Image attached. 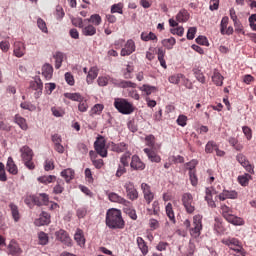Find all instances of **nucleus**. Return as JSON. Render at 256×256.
<instances>
[{
    "label": "nucleus",
    "mask_w": 256,
    "mask_h": 256,
    "mask_svg": "<svg viewBox=\"0 0 256 256\" xmlns=\"http://www.w3.org/2000/svg\"><path fill=\"white\" fill-rule=\"evenodd\" d=\"M130 167L134 171H143V169H145V163L141 161V158H139V156L133 155L131 158Z\"/></svg>",
    "instance_id": "obj_9"
},
{
    "label": "nucleus",
    "mask_w": 256,
    "mask_h": 256,
    "mask_svg": "<svg viewBox=\"0 0 256 256\" xmlns=\"http://www.w3.org/2000/svg\"><path fill=\"white\" fill-rule=\"evenodd\" d=\"M97 75H99V69H97V67L90 68L86 78L88 85H91V83L97 79Z\"/></svg>",
    "instance_id": "obj_23"
},
{
    "label": "nucleus",
    "mask_w": 256,
    "mask_h": 256,
    "mask_svg": "<svg viewBox=\"0 0 256 256\" xmlns=\"http://www.w3.org/2000/svg\"><path fill=\"white\" fill-rule=\"evenodd\" d=\"M196 43L198 45H204L205 47H209V40H207V37L205 36H198L196 38Z\"/></svg>",
    "instance_id": "obj_59"
},
{
    "label": "nucleus",
    "mask_w": 256,
    "mask_h": 256,
    "mask_svg": "<svg viewBox=\"0 0 256 256\" xmlns=\"http://www.w3.org/2000/svg\"><path fill=\"white\" fill-rule=\"evenodd\" d=\"M38 241L39 245H47L49 243V236L45 232H39L38 233Z\"/></svg>",
    "instance_id": "obj_44"
},
{
    "label": "nucleus",
    "mask_w": 256,
    "mask_h": 256,
    "mask_svg": "<svg viewBox=\"0 0 256 256\" xmlns=\"http://www.w3.org/2000/svg\"><path fill=\"white\" fill-rule=\"evenodd\" d=\"M106 225L109 229H123L125 227V220L121 215V211L112 208L106 213Z\"/></svg>",
    "instance_id": "obj_1"
},
{
    "label": "nucleus",
    "mask_w": 256,
    "mask_h": 256,
    "mask_svg": "<svg viewBox=\"0 0 256 256\" xmlns=\"http://www.w3.org/2000/svg\"><path fill=\"white\" fill-rule=\"evenodd\" d=\"M242 131H243L246 139H248V141H251V139L253 137V131L251 130V128H249L248 126H243Z\"/></svg>",
    "instance_id": "obj_55"
},
{
    "label": "nucleus",
    "mask_w": 256,
    "mask_h": 256,
    "mask_svg": "<svg viewBox=\"0 0 256 256\" xmlns=\"http://www.w3.org/2000/svg\"><path fill=\"white\" fill-rule=\"evenodd\" d=\"M101 16L99 14H93L88 19H84V23H93L96 27L101 25Z\"/></svg>",
    "instance_id": "obj_31"
},
{
    "label": "nucleus",
    "mask_w": 256,
    "mask_h": 256,
    "mask_svg": "<svg viewBox=\"0 0 256 256\" xmlns=\"http://www.w3.org/2000/svg\"><path fill=\"white\" fill-rule=\"evenodd\" d=\"M74 239L80 247H83V245H85V236L83 235V230L77 229Z\"/></svg>",
    "instance_id": "obj_29"
},
{
    "label": "nucleus",
    "mask_w": 256,
    "mask_h": 256,
    "mask_svg": "<svg viewBox=\"0 0 256 256\" xmlns=\"http://www.w3.org/2000/svg\"><path fill=\"white\" fill-rule=\"evenodd\" d=\"M127 166L123 165V164H119L118 165V169L116 171V177H123V175H125V173H127Z\"/></svg>",
    "instance_id": "obj_56"
},
{
    "label": "nucleus",
    "mask_w": 256,
    "mask_h": 256,
    "mask_svg": "<svg viewBox=\"0 0 256 256\" xmlns=\"http://www.w3.org/2000/svg\"><path fill=\"white\" fill-rule=\"evenodd\" d=\"M195 33H197L196 27H190L187 32V39L189 41H192V39H195Z\"/></svg>",
    "instance_id": "obj_64"
},
{
    "label": "nucleus",
    "mask_w": 256,
    "mask_h": 256,
    "mask_svg": "<svg viewBox=\"0 0 256 256\" xmlns=\"http://www.w3.org/2000/svg\"><path fill=\"white\" fill-rule=\"evenodd\" d=\"M21 109H25L26 111H36L37 107L31 102H22L20 104Z\"/></svg>",
    "instance_id": "obj_51"
},
{
    "label": "nucleus",
    "mask_w": 256,
    "mask_h": 256,
    "mask_svg": "<svg viewBox=\"0 0 256 256\" xmlns=\"http://www.w3.org/2000/svg\"><path fill=\"white\" fill-rule=\"evenodd\" d=\"M88 109L89 105L87 104V101L82 99V101L79 102L78 111H80L81 113H85Z\"/></svg>",
    "instance_id": "obj_60"
},
{
    "label": "nucleus",
    "mask_w": 256,
    "mask_h": 256,
    "mask_svg": "<svg viewBox=\"0 0 256 256\" xmlns=\"http://www.w3.org/2000/svg\"><path fill=\"white\" fill-rule=\"evenodd\" d=\"M212 81L217 85L218 87H221L223 85V76L219 72H214L212 76Z\"/></svg>",
    "instance_id": "obj_42"
},
{
    "label": "nucleus",
    "mask_w": 256,
    "mask_h": 256,
    "mask_svg": "<svg viewBox=\"0 0 256 256\" xmlns=\"http://www.w3.org/2000/svg\"><path fill=\"white\" fill-rule=\"evenodd\" d=\"M94 149L100 157H107V148H105L104 140H97L94 143Z\"/></svg>",
    "instance_id": "obj_12"
},
{
    "label": "nucleus",
    "mask_w": 256,
    "mask_h": 256,
    "mask_svg": "<svg viewBox=\"0 0 256 256\" xmlns=\"http://www.w3.org/2000/svg\"><path fill=\"white\" fill-rule=\"evenodd\" d=\"M176 21L178 23H187L189 21V12L185 9L180 10L176 15Z\"/></svg>",
    "instance_id": "obj_24"
},
{
    "label": "nucleus",
    "mask_w": 256,
    "mask_h": 256,
    "mask_svg": "<svg viewBox=\"0 0 256 256\" xmlns=\"http://www.w3.org/2000/svg\"><path fill=\"white\" fill-rule=\"evenodd\" d=\"M181 79H183V74H174L168 78L169 83H172L173 85H179Z\"/></svg>",
    "instance_id": "obj_47"
},
{
    "label": "nucleus",
    "mask_w": 256,
    "mask_h": 256,
    "mask_svg": "<svg viewBox=\"0 0 256 256\" xmlns=\"http://www.w3.org/2000/svg\"><path fill=\"white\" fill-rule=\"evenodd\" d=\"M141 189L144 195V199L146 203L149 205L155 199V194L151 191V186L147 183H142L141 184Z\"/></svg>",
    "instance_id": "obj_8"
},
{
    "label": "nucleus",
    "mask_w": 256,
    "mask_h": 256,
    "mask_svg": "<svg viewBox=\"0 0 256 256\" xmlns=\"http://www.w3.org/2000/svg\"><path fill=\"white\" fill-rule=\"evenodd\" d=\"M132 53H135V41L130 39L126 42L125 47L122 48L120 55L122 57H127Z\"/></svg>",
    "instance_id": "obj_10"
},
{
    "label": "nucleus",
    "mask_w": 256,
    "mask_h": 256,
    "mask_svg": "<svg viewBox=\"0 0 256 256\" xmlns=\"http://www.w3.org/2000/svg\"><path fill=\"white\" fill-rule=\"evenodd\" d=\"M194 75L199 83L205 84V75H203V72H201V70H195Z\"/></svg>",
    "instance_id": "obj_61"
},
{
    "label": "nucleus",
    "mask_w": 256,
    "mask_h": 256,
    "mask_svg": "<svg viewBox=\"0 0 256 256\" xmlns=\"http://www.w3.org/2000/svg\"><path fill=\"white\" fill-rule=\"evenodd\" d=\"M251 179V175L249 174H244L241 176H238V182L242 187H247L249 185V180Z\"/></svg>",
    "instance_id": "obj_43"
},
{
    "label": "nucleus",
    "mask_w": 256,
    "mask_h": 256,
    "mask_svg": "<svg viewBox=\"0 0 256 256\" xmlns=\"http://www.w3.org/2000/svg\"><path fill=\"white\" fill-rule=\"evenodd\" d=\"M63 52H56L54 55L55 59V69H61V65H63Z\"/></svg>",
    "instance_id": "obj_34"
},
{
    "label": "nucleus",
    "mask_w": 256,
    "mask_h": 256,
    "mask_svg": "<svg viewBox=\"0 0 256 256\" xmlns=\"http://www.w3.org/2000/svg\"><path fill=\"white\" fill-rule=\"evenodd\" d=\"M14 122L20 127V129H22V131H27V129H29L27 120L19 114L15 115Z\"/></svg>",
    "instance_id": "obj_19"
},
{
    "label": "nucleus",
    "mask_w": 256,
    "mask_h": 256,
    "mask_svg": "<svg viewBox=\"0 0 256 256\" xmlns=\"http://www.w3.org/2000/svg\"><path fill=\"white\" fill-rule=\"evenodd\" d=\"M140 91L146 95H151V93H155L157 91V87L144 84L142 87H140Z\"/></svg>",
    "instance_id": "obj_41"
},
{
    "label": "nucleus",
    "mask_w": 256,
    "mask_h": 256,
    "mask_svg": "<svg viewBox=\"0 0 256 256\" xmlns=\"http://www.w3.org/2000/svg\"><path fill=\"white\" fill-rule=\"evenodd\" d=\"M225 219L228 223H231V225H235V226L245 225V220H243V218L233 214H230Z\"/></svg>",
    "instance_id": "obj_16"
},
{
    "label": "nucleus",
    "mask_w": 256,
    "mask_h": 256,
    "mask_svg": "<svg viewBox=\"0 0 256 256\" xmlns=\"http://www.w3.org/2000/svg\"><path fill=\"white\" fill-rule=\"evenodd\" d=\"M124 189L126 191V196L130 201H137L139 199V191L135 188V184L128 181L124 184Z\"/></svg>",
    "instance_id": "obj_3"
},
{
    "label": "nucleus",
    "mask_w": 256,
    "mask_h": 256,
    "mask_svg": "<svg viewBox=\"0 0 256 256\" xmlns=\"http://www.w3.org/2000/svg\"><path fill=\"white\" fill-rule=\"evenodd\" d=\"M221 211L224 219H226V217H229V215H233V209L229 208L227 205H222Z\"/></svg>",
    "instance_id": "obj_52"
},
{
    "label": "nucleus",
    "mask_w": 256,
    "mask_h": 256,
    "mask_svg": "<svg viewBox=\"0 0 256 256\" xmlns=\"http://www.w3.org/2000/svg\"><path fill=\"white\" fill-rule=\"evenodd\" d=\"M145 141H146V145L148 147H151V149L155 147V136L153 135L146 136Z\"/></svg>",
    "instance_id": "obj_63"
},
{
    "label": "nucleus",
    "mask_w": 256,
    "mask_h": 256,
    "mask_svg": "<svg viewBox=\"0 0 256 256\" xmlns=\"http://www.w3.org/2000/svg\"><path fill=\"white\" fill-rule=\"evenodd\" d=\"M144 153H146L148 159L152 163H161V156L157 155V153H155V151H153L152 149L145 148Z\"/></svg>",
    "instance_id": "obj_15"
},
{
    "label": "nucleus",
    "mask_w": 256,
    "mask_h": 256,
    "mask_svg": "<svg viewBox=\"0 0 256 256\" xmlns=\"http://www.w3.org/2000/svg\"><path fill=\"white\" fill-rule=\"evenodd\" d=\"M42 75L49 80L53 77V66L51 64H44L42 67Z\"/></svg>",
    "instance_id": "obj_25"
},
{
    "label": "nucleus",
    "mask_w": 256,
    "mask_h": 256,
    "mask_svg": "<svg viewBox=\"0 0 256 256\" xmlns=\"http://www.w3.org/2000/svg\"><path fill=\"white\" fill-rule=\"evenodd\" d=\"M201 229H203V224H201V216L196 215L193 217V227L190 230V235L194 239H197L201 235Z\"/></svg>",
    "instance_id": "obj_4"
},
{
    "label": "nucleus",
    "mask_w": 256,
    "mask_h": 256,
    "mask_svg": "<svg viewBox=\"0 0 256 256\" xmlns=\"http://www.w3.org/2000/svg\"><path fill=\"white\" fill-rule=\"evenodd\" d=\"M141 39L142 41H155V39H157V35H155V33L153 32H150V33L142 32Z\"/></svg>",
    "instance_id": "obj_46"
},
{
    "label": "nucleus",
    "mask_w": 256,
    "mask_h": 256,
    "mask_svg": "<svg viewBox=\"0 0 256 256\" xmlns=\"http://www.w3.org/2000/svg\"><path fill=\"white\" fill-rule=\"evenodd\" d=\"M51 223V215H49V213L43 211L40 214L39 219L35 220V225H37L38 227H41L43 225H49Z\"/></svg>",
    "instance_id": "obj_13"
},
{
    "label": "nucleus",
    "mask_w": 256,
    "mask_h": 256,
    "mask_svg": "<svg viewBox=\"0 0 256 256\" xmlns=\"http://www.w3.org/2000/svg\"><path fill=\"white\" fill-rule=\"evenodd\" d=\"M6 171H8V173L11 175H17V173H19V169L17 168V165L15 164V161H13L12 157H9L7 160Z\"/></svg>",
    "instance_id": "obj_17"
},
{
    "label": "nucleus",
    "mask_w": 256,
    "mask_h": 256,
    "mask_svg": "<svg viewBox=\"0 0 256 256\" xmlns=\"http://www.w3.org/2000/svg\"><path fill=\"white\" fill-rule=\"evenodd\" d=\"M30 89L36 91L34 97L35 99H39L41 95H43V82H41V78L35 77V79L30 82Z\"/></svg>",
    "instance_id": "obj_6"
},
{
    "label": "nucleus",
    "mask_w": 256,
    "mask_h": 256,
    "mask_svg": "<svg viewBox=\"0 0 256 256\" xmlns=\"http://www.w3.org/2000/svg\"><path fill=\"white\" fill-rule=\"evenodd\" d=\"M57 177L55 175H49V176H41L38 178V181L40 183H43L44 185H49V183H53Z\"/></svg>",
    "instance_id": "obj_36"
},
{
    "label": "nucleus",
    "mask_w": 256,
    "mask_h": 256,
    "mask_svg": "<svg viewBox=\"0 0 256 256\" xmlns=\"http://www.w3.org/2000/svg\"><path fill=\"white\" fill-rule=\"evenodd\" d=\"M158 61L163 69H167V63L165 62V50H163V48L158 49Z\"/></svg>",
    "instance_id": "obj_35"
},
{
    "label": "nucleus",
    "mask_w": 256,
    "mask_h": 256,
    "mask_svg": "<svg viewBox=\"0 0 256 256\" xmlns=\"http://www.w3.org/2000/svg\"><path fill=\"white\" fill-rule=\"evenodd\" d=\"M108 199L112 203H119L120 205H124L127 207L129 205V201L123 197H121L119 194L112 192L108 194Z\"/></svg>",
    "instance_id": "obj_11"
},
{
    "label": "nucleus",
    "mask_w": 256,
    "mask_h": 256,
    "mask_svg": "<svg viewBox=\"0 0 256 256\" xmlns=\"http://www.w3.org/2000/svg\"><path fill=\"white\" fill-rule=\"evenodd\" d=\"M87 215V208L85 207H80L76 210V216L78 219H83Z\"/></svg>",
    "instance_id": "obj_62"
},
{
    "label": "nucleus",
    "mask_w": 256,
    "mask_h": 256,
    "mask_svg": "<svg viewBox=\"0 0 256 256\" xmlns=\"http://www.w3.org/2000/svg\"><path fill=\"white\" fill-rule=\"evenodd\" d=\"M111 13H119L120 15H123V5L121 3L112 5Z\"/></svg>",
    "instance_id": "obj_54"
},
{
    "label": "nucleus",
    "mask_w": 256,
    "mask_h": 256,
    "mask_svg": "<svg viewBox=\"0 0 256 256\" xmlns=\"http://www.w3.org/2000/svg\"><path fill=\"white\" fill-rule=\"evenodd\" d=\"M182 205H184L187 213L195 212V203L193 202V195L191 193H184L182 195Z\"/></svg>",
    "instance_id": "obj_5"
},
{
    "label": "nucleus",
    "mask_w": 256,
    "mask_h": 256,
    "mask_svg": "<svg viewBox=\"0 0 256 256\" xmlns=\"http://www.w3.org/2000/svg\"><path fill=\"white\" fill-rule=\"evenodd\" d=\"M9 208L11 211V215L15 223H19V220L21 219V214L19 213V207L15 205L14 203L9 204Z\"/></svg>",
    "instance_id": "obj_21"
},
{
    "label": "nucleus",
    "mask_w": 256,
    "mask_h": 256,
    "mask_svg": "<svg viewBox=\"0 0 256 256\" xmlns=\"http://www.w3.org/2000/svg\"><path fill=\"white\" fill-rule=\"evenodd\" d=\"M104 107L102 104H96L93 106V108L91 109V115H99L101 113V111H103Z\"/></svg>",
    "instance_id": "obj_57"
},
{
    "label": "nucleus",
    "mask_w": 256,
    "mask_h": 256,
    "mask_svg": "<svg viewBox=\"0 0 256 256\" xmlns=\"http://www.w3.org/2000/svg\"><path fill=\"white\" fill-rule=\"evenodd\" d=\"M218 147L219 146L217 145V143H215V141L210 140L205 146V153H213V151H216Z\"/></svg>",
    "instance_id": "obj_39"
},
{
    "label": "nucleus",
    "mask_w": 256,
    "mask_h": 256,
    "mask_svg": "<svg viewBox=\"0 0 256 256\" xmlns=\"http://www.w3.org/2000/svg\"><path fill=\"white\" fill-rule=\"evenodd\" d=\"M131 159V153L129 151L125 152L121 157H120V165H124L126 167H129V160Z\"/></svg>",
    "instance_id": "obj_45"
},
{
    "label": "nucleus",
    "mask_w": 256,
    "mask_h": 256,
    "mask_svg": "<svg viewBox=\"0 0 256 256\" xmlns=\"http://www.w3.org/2000/svg\"><path fill=\"white\" fill-rule=\"evenodd\" d=\"M71 23L72 25H74V27H79V29H83V27L85 26L84 23L87 22H85V20L80 17H71Z\"/></svg>",
    "instance_id": "obj_37"
},
{
    "label": "nucleus",
    "mask_w": 256,
    "mask_h": 256,
    "mask_svg": "<svg viewBox=\"0 0 256 256\" xmlns=\"http://www.w3.org/2000/svg\"><path fill=\"white\" fill-rule=\"evenodd\" d=\"M234 23V29L236 33H242V35H245V31L243 30V24L241 23V21L237 20Z\"/></svg>",
    "instance_id": "obj_58"
},
{
    "label": "nucleus",
    "mask_w": 256,
    "mask_h": 256,
    "mask_svg": "<svg viewBox=\"0 0 256 256\" xmlns=\"http://www.w3.org/2000/svg\"><path fill=\"white\" fill-rule=\"evenodd\" d=\"M170 33H172V35H178V37H183V33H185V28H183V26L172 28L170 30Z\"/></svg>",
    "instance_id": "obj_53"
},
{
    "label": "nucleus",
    "mask_w": 256,
    "mask_h": 256,
    "mask_svg": "<svg viewBox=\"0 0 256 256\" xmlns=\"http://www.w3.org/2000/svg\"><path fill=\"white\" fill-rule=\"evenodd\" d=\"M55 237L57 241H60L63 243V245H66L67 247H71V237H69V234L67 231L60 229L55 232Z\"/></svg>",
    "instance_id": "obj_7"
},
{
    "label": "nucleus",
    "mask_w": 256,
    "mask_h": 256,
    "mask_svg": "<svg viewBox=\"0 0 256 256\" xmlns=\"http://www.w3.org/2000/svg\"><path fill=\"white\" fill-rule=\"evenodd\" d=\"M64 97H66V99H70V101H78V103L80 101H83V96H81L79 93H64Z\"/></svg>",
    "instance_id": "obj_33"
},
{
    "label": "nucleus",
    "mask_w": 256,
    "mask_h": 256,
    "mask_svg": "<svg viewBox=\"0 0 256 256\" xmlns=\"http://www.w3.org/2000/svg\"><path fill=\"white\" fill-rule=\"evenodd\" d=\"M56 185L53 188V193H55L56 195H60V193H63L64 191V185H65V181H63V179L58 178L56 179Z\"/></svg>",
    "instance_id": "obj_30"
},
{
    "label": "nucleus",
    "mask_w": 256,
    "mask_h": 256,
    "mask_svg": "<svg viewBox=\"0 0 256 256\" xmlns=\"http://www.w3.org/2000/svg\"><path fill=\"white\" fill-rule=\"evenodd\" d=\"M8 251L10 255H21V248H19V244L15 241H11L8 245Z\"/></svg>",
    "instance_id": "obj_27"
},
{
    "label": "nucleus",
    "mask_w": 256,
    "mask_h": 256,
    "mask_svg": "<svg viewBox=\"0 0 256 256\" xmlns=\"http://www.w3.org/2000/svg\"><path fill=\"white\" fill-rule=\"evenodd\" d=\"M128 149L129 145H127L125 142H120L112 146V151L115 153H127V151H129Z\"/></svg>",
    "instance_id": "obj_22"
},
{
    "label": "nucleus",
    "mask_w": 256,
    "mask_h": 256,
    "mask_svg": "<svg viewBox=\"0 0 256 256\" xmlns=\"http://www.w3.org/2000/svg\"><path fill=\"white\" fill-rule=\"evenodd\" d=\"M222 243L224 245H227L228 247H231L232 245H234V247H239V240H237V238H228L225 240H222Z\"/></svg>",
    "instance_id": "obj_48"
},
{
    "label": "nucleus",
    "mask_w": 256,
    "mask_h": 256,
    "mask_svg": "<svg viewBox=\"0 0 256 256\" xmlns=\"http://www.w3.org/2000/svg\"><path fill=\"white\" fill-rule=\"evenodd\" d=\"M114 107L122 115H131V113H133V111H135L133 104L124 98H115L114 99Z\"/></svg>",
    "instance_id": "obj_2"
},
{
    "label": "nucleus",
    "mask_w": 256,
    "mask_h": 256,
    "mask_svg": "<svg viewBox=\"0 0 256 256\" xmlns=\"http://www.w3.org/2000/svg\"><path fill=\"white\" fill-rule=\"evenodd\" d=\"M227 25H229V17L224 16L220 23V33L221 35H225V29H227Z\"/></svg>",
    "instance_id": "obj_50"
},
{
    "label": "nucleus",
    "mask_w": 256,
    "mask_h": 256,
    "mask_svg": "<svg viewBox=\"0 0 256 256\" xmlns=\"http://www.w3.org/2000/svg\"><path fill=\"white\" fill-rule=\"evenodd\" d=\"M61 177H63L66 183H70L72 179H75V170L67 168L61 172Z\"/></svg>",
    "instance_id": "obj_20"
},
{
    "label": "nucleus",
    "mask_w": 256,
    "mask_h": 256,
    "mask_svg": "<svg viewBox=\"0 0 256 256\" xmlns=\"http://www.w3.org/2000/svg\"><path fill=\"white\" fill-rule=\"evenodd\" d=\"M37 27L42 31V33H49V30L47 29V23H45V20L42 18L37 19Z\"/></svg>",
    "instance_id": "obj_49"
},
{
    "label": "nucleus",
    "mask_w": 256,
    "mask_h": 256,
    "mask_svg": "<svg viewBox=\"0 0 256 256\" xmlns=\"http://www.w3.org/2000/svg\"><path fill=\"white\" fill-rule=\"evenodd\" d=\"M175 43H177V41L173 37L162 40L163 47H166V49L168 50L173 49V46L175 45Z\"/></svg>",
    "instance_id": "obj_40"
},
{
    "label": "nucleus",
    "mask_w": 256,
    "mask_h": 256,
    "mask_svg": "<svg viewBox=\"0 0 256 256\" xmlns=\"http://www.w3.org/2000/svg\"><path fill=\"white\" fill-rule=\"evenodd\" d=\"M166 215L167 217H169L170 221H172V223H175V212H173V204L168 203L166 205Z\"/></svg>",
    "instance_id": "obj_38"
},
{
    "label": "nucleus",
    "mask_w": 256,
    "mask_h": 256,
    "mask_svg": "<svg viewBox=\"0 0 256 256\" xmlns=\"http://www.w3.org/2000/svg\"><path fill=\"white\" fill-rule=\"evenodd\" d=\"M117 87H121L122 89L132 88L135 89L137 87V84L131 82V81H125V80H119L115 83Z\"/></svg>",
    "instance_id": "obj_32"
},
{
    "label": "nucleus",
    "mask_w": 256,
    "mask_h": 256,
    "mask_svg": "<svg viewBox=\"0 0 256 256\" xmlns=\"http://www.w3.org/2000/svg\"><path fill=\"white\" fill-rule=\"evenodd\" d=\"M14 55L15 57H23L25 55V44L23 42L14 43Z\"/></svg>",
    "instance_id": "obj_18"
},
{
    "label": "nucleus",
    "mask_w": 256,
    "mask_h": 256,
    "mask_svg": "<svg viewBox=\"0 0 256 256\" xmlns=\"http://www.w3.org/2000/svg\"><path fill=\"white\" fill-rule=\"evenodd\" d=\"M22 161H33V150L29 146L20 148Z\"/></svg>",
    "instance_id": "obj_14"
},
{
    "label": "nucleus",
    "mask_w": 256,
    "mask_h": 256,
    "mask_svg": "<svg viewBox=\"0 0 256 256\" xmlns=\"http://www.w3.org/2000/svg\"><path fill=\"white\" fill-rule=\"evenodd\" d=\"M136 241L142 255H147V253H149V247L147 246L145 240L141 237H138Z\"/></svg>",
    "instance_id": "obj_28"
},
{
    "label": "nucleus",
    "mask_w": 256,
    "mask_h": 256,
    "mask_svg": "<svg viewBox=\"0 0 256 256\" xmlns=\"http://www.w3.org/2000/svg\"><path fill=\"white\" fill-rule=\"evenodd\" d=\"M82 33L85 35V37H93L95 33H97V28L95 26L89 24L87 26H83Z\"/></svg>",
    "instance_id": "obj_26"
}]
</instances>
